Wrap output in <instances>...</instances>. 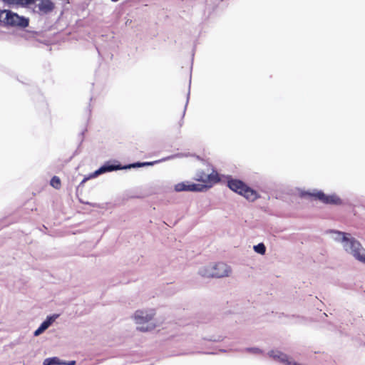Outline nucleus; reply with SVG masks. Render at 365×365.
Returning <instances> with one entry per match:
<instances>
[{
  "mask_svg": "<svg viewBox=\"0 0 365 365\" xmlns=\"http://www.w3.org/2000/svg\"><path fill=\"white\" fill-rule=\"evenodd\" d=\"M183 156H186V155H184L182 153H178V154L173 155H170L168 157L162 158L160 160H155V161H151V162H135V163H130V164H127V165H123V170H128V169H131V168H143V167H147V166H152V165H154L155 164H158L159 163H161V162H163V161H165V160H171V159H173L175 158H180V157H183Z\"/></svg>",
  "mask_w": 365,
  "mask_h": 365,
  "instance_id": "423d86ee",
  "label": "nucleus"
},
{
  "mask_svg": "<svg viewBox=\"0 0 365 365\" xmlns=\"http://www.w3.org/2000/svg\"><path fill=\"white\" fill-rule=\"evenodd\" d=\"M332 240L342 245L344 250L358 261L365 264V249L350 233L336 230L327 231Z\"/></svg>",
  "mask_w": 365,
  "mask_h": 365,
  "instance_id": "f257e3e1",
  "label": "nucleus"
},
{
  "mask_svg": "<svg viewBox=\"0 0 365 365\" xmlns=\"http://www.w3.org/2000/svg\"><path fill=\"white\" fill-rule=\"evenodd\" d=\"M62 360L58 357H49L44 359L43 365H62Z\"/></svg>",
  "mask_w": 365,
  "mask_h": 365,
  "instance_id": "2eb2a0df",
  "label": "nucleus"
},
{
  "mask_svg": "<svg viewBox=\"0 0 365 365\" xmlns=\"http://www.w3.org/2000/svg\"><path fill=\"white\" fill-rule=\"evenodd\" d=\"M103 168L101 166L98 169H97L96 171H94L93 173H91L88 176L90 178H96L98 177V175H101V174H103Z\"/></svg>",
  "mask_w": 365,
  "mask_h": 365,
  "instance_id": "412c9836",
  "label": "nucleus"
},
{
  "mask_svg": "<svg viewBox=\"0 0 365 365\" xmlns=\"http://www.w3.org/2000/svg\"><path fill=\"white\" fill-rule=\"evenodd\" d=\"M0 23H29V19L19 16L9 10L0 11Z\"/></svg>",
  "mask_w": 365,
  "mask_h": 365,
  "instance_id": "0eeeda50",
  "label": "nucleus"
},
{
  "mask_svg": "<svg viewBox=\"0 0 365 365\" xmlns=\"http://www.w3.org/2000/svg\"><path fill=\"white\" fill-rule=\"evenodd\" d=\"M207 187L208 186L204 184L188 183V182H182L175 185V190L176 192H203L206 190Z\"/></svg>",
  "mask_w": 365,
  "mask_h": 365,
  "instance_id": "6e6552de",
  "label": "nucleus"
},
{
  "mask_svg": "<svg viewBox=\"0 0 365 365\" xmlns=\"http://www.w3.org/2000/svg\"><path fill=\"white\" fill-rule=\"evenodd\" d=\"M198 273L203 277H215L212 266H207L200 268Z\"/></svg>",
  "mask_w": 365,
  "mask_h": 365,
  "instance_id": "ddd939ff",
  "label": "nucleus"
},
{
  "mask_svg": "<svg viewBox=\"0 0 365 365\" xmlns=\"http://www.w3.org/2000/svg\"><path fill=\"white\" fill-rule=\"evenodd\" d=\"M253 249L255 252L260 254V255H264L266 252V247L264 245V243H262V242L255 245L253 247Z\"/></svg>",
  "mask_w": 365,
  "mask_h": 365,
  "instance_id": "f3484780",
  "label": "nucleus"
},
{
  "mask_svg": "<svg viewBox=\"0 0 365 365\" xmlns=\"http://www.w3.org/2000/svg\"><path fill=\"white\" fill-rule=\"evenodd\" d=\"M62 365H76V361L74 360L71 361H62Z\"/></svg>",
  "mask_w": 365,
  "mask_h": 365,
  "instance_id": "4be33fe9",
  "label": "nucleus"
},
{
  "mask_svg": "<svg viewBox=\"0 0 365 365\" xmlns=\"http://www.w3.org/2000/svg\"><path fill=\"white\" fill-rule=\"evenodd\" d=\"M48 329L47 326L46 325V324H44L43 322H42L40 326L38 327V328L34 331V335L35 336H39L40 334H41L44 331H46V329Z\"/></svg>",
  "mask_w": 365,
  "mask_h": 365,
  "instance_id": "aec40b11",
  "label": "nucleus"
},
{
  "mask_svg": "<svg viewBox=\"0 0 365 365\" xmlns=\"http://www.w3.org/2000/svg\"><path fill=\"white\" fill-rule=\"evenodd\" d=\"M38 11L41 14H47L51 12L54 8V4L50 0H42L37 5Z\"/></svg>",
  "mask_w": 365,
  "mask_h": 365,
  "instance_id": "9d476101",
  "label": "nucleus"
},
{
  "mask_svg": "<svg viewBox=\"0 0 365 365\" xmlns=\"http://www.w3.org/2000/svg\"><path fill=\"white\" fill-rule=\"evenodd\" d=\"M212 267L214 276L217 278L227 277L231 271L230 267L223 262H218Z\"/></svg>",
  "mask_w": 365,
  "mask_h": 365,
  "instance_id": "1a4fd4ad",
  "label": "nucleus"
},
{
  "mask_svg": "<svg viewBox=\"0 0 365 365\" xmlns=\"http://www.w3.org/2000/svg\"><path fill=\"white\" fill-rule=\"evenodd\" d=\"M50 184L53 187L58 189L61 186L60 178L57 176H53L50 181Z\"/></svg>",
  "mask_w": 365,
  "mask_h": 365,
  "instance_id": "6ab92c4d",
  "label": "nucleus"
},
{
  "mask_svg": "<svg viewBox=\"0 0 365 365\" xmlns=\"http://www.w3.org/2000/svg\"><path fill=\"white\" fill-rule=\"evenodd\" d=\"M29 24H0V39L6 38L7 35L13 34L26 39L34 38L40 42H48V36L43 31H31L29 29Z\"/></svg>",
  "mask_w": 365,
  "mask_h": 365,
  "instance_id": "f03ea898",
  "label": "nucleus"
},
{
  "mask_svg": "<svg viewBox=\"0 0 365 365\" xmlns=\"http://www.w3.org/2000/svg\"><path fill=\"white\" fill-rule=\"evenodd\" d=\"M207 339L209 341H220L222 340V338L221 336H218L217 338L212 337V338Z\"/></svg>",
  "mask_w": 365,
  "mask_h": 365,
  "instance_id": "b1692460",
  "label": "nucleus"
},
{
  "mask_svg": "<svg viewBox=\"0 0 365 365\" xmlns=\"http://www.w3.org/2000/svg\"><path fill=\"white\" fill-rule=\"evenodd\" d=\"M58 317V314L50 315V316H48L46 317V319L43 322L44 324H46V325L48 328Z\"/></svg>",
  "mask_w": 365,
  "mask_h": 365,
  "instance_id": "a211bd4d",
  "label": "nucleus"
},
{
  "mask_svg": "<svg viewBox=\"0 0 365 365\" xmlns=\"http://www.w3.org/2000/svg\"><path fill=\"white\" fill-rule=\"evenodd\" d=\"M197 180L204 182H207V180L218 182L220 178L217 173H211L209 175L204 174L203 175L200 176Z\"/></svg>",
  "mask_w": 365,
  "mask_h": 365,
  "instance_id": "4468645a",
  "label": "nucleus"
},
{
  "mask_svg": "<svg viewBox=\"0 0 365 365\" xmlns=\"http://www.w3.org/2000/svg\"><path fill=\"white\" fill-rule=\"evenodd\" d=\"M84 203H85V204H86V205H92L93 207H97L96 204H91V203H89V202H84Z\"/></svg>",
  "mask_w": 365,
  "mask_h": 365,
  "instance_id": "a878e982",
  "label": "nucleus"
},
{
  "mask_svg": "<svg viewBox=\"0 0 365 365\" xmlns=\"http://www.w3.org/2000/svg\"><path fill=\"white\" fill-rule=\"evenodd\" d=\"M243 351L254 355H259L263 354V351L257 347H247L243 349Z\"/></svg>",
  "mask_w": 365,
  "mask_h": 365,
  "instance_id": "dca6fc26",
  "label": "nucleus"
},
{
  "mask_svg": "<svg viewBox=\"0 0 365 365\" xmlns=\"http://www.w3.org/2000/svg\"><path fill=\"white\" fill-rule=\"evenodd\" d=\"M227 186L231 190L244 196L249 201L253 202L259 197V195L255 190L248 187L240 180H228Z\"/></svg>",
  "mask_w": 365,
  "mask_h": 365,
  "instance_id": "7ed1b4c3",
  "label": "nucleus"
},
{
  "mask_svg": "<svg viewBox=\"0 0 365 365\" xmlns=\"http://www.w3.org/2000/svg\"><path fill=\"white\" fill-rule=\"evenodd\" d=\"M189 97H190V91H188V93H187V100H186L185 106V108H184V110H183V112H182V118H183L185 116V111H186L187 106V104H188V102H189Z\"/></svg>",
  "mask_w": 365,
  "mask_h": 365,
  "instance_id": "5701e85b",
  "label": "nucleus"
},
{
  "mask_svg": "<svg viewBox=\"0 0 365 365\" xmlns=\"http://www.w3.org/2000/svg\"><path fill=\"white\" fill-rule=\"evenodd\" d=\"M3 2L10 7H25L34 4L35 0H2Z\"/></svg>",
  "mask_w": 365,
  "mask_h": 365,
  "instance_id": "9b49d317",
  "label": "nucleus"
},
{
  "mask_svg": "<svg viewBox=\"0 0 365 365\" xmlns=\"http://www.w3.org/2000/svg\"><path fill=\"white\" fill-rule=\"evenodd\" d=\"M89 179H91V178H89V176L84 178H83V180L81 181V182L80 183V185H81L84 184V182H85L86 180H89Z\"/></svg>",
  "mask_w": 365,
  "mask_h": 365,
  "instance_id": "393cba45",
  "label": "nucleus"
},
{
  "mask_svg": "<svg viewBox=\"0 0 365 365\" xmlns=\"http://www.w3.org/2000/svg\"><path fill=\"white\" fill-rule=\"evenodd\" d=\"M300 196L302 197H313L326 205H341L343 204L342 200L336 194L326 195L322 190H314L312 192L302 191Z\"/></svg>",
  "mask_w": 365,
  "mask_h": 365,
  "instance_id": "20e7f679",
  "label": "nucleus"
},
{
  "mask_svg": "<svg viewBox=\"0 0 365 365\" xmlns=\"http://www.w3.org/2000/svg\"><path fill=\"white\" fill-rule=\"evenodd\" d=\"M103 173H109L116 170H120L123 169V165H120L118 161H107L102 166Z\"/></svg>",
  "mask_w": 365,
  "mask_h": 365,
  "instance_id": "f8f14e48",
  "label": "nucleus"
},
{
  "mask_svg": "<svg viewBox=\"0 0 365 365\" xmlns=\"http://www.w3.org/2000/svg\"><path fill=\"white\" fill-rule=\"evenodd\" d=\"M154 316L153 310L147 311L138 310L135 312L134 319L138 325L137 329L140 331H148L154 329L155 325L150 322Z\"/></svg>",
  "mask_w": 365,
  "mask_h": 365,
  "instance_id": "39448f33",
  "label": "nucleus"
}]
</instances>
